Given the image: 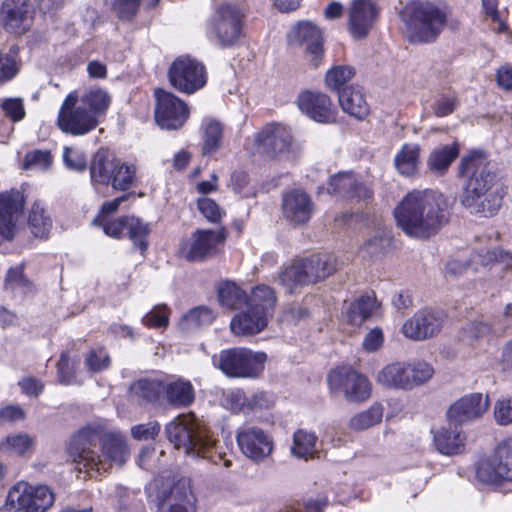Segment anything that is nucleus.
Segmentation results:
<instances>
[{
	"mask_svg": "<svg viewBox=\"0 0 512 512\" xmlns=\"http://www.w3.org/2000/svg\"><path fill=\"white\" fill-rule=\"evenodd\" d=\"M394 216L398 227L407 235L426 239L448 223V200L436 190H414L396 206Z\"/></svg>",
	"mask_w": 512,
	"mask_h": 512,
	"instance_id": "nucleus-1",
	"label": "nucleus"
},
{
	"mask_svg": "<svg viewBox=\"0 0 512 512\" xmlns=\"http://www.w3.org/2000/svg\"><path fill=\"white\" fill-rule=\"evenodd\" d=\"M459 173L468 178L461 195V204L471 213L490 217L501 207V184L477 154L463 158Z\"/></svg>",
	"mask_w": 512,
	"mask_h": 512,
	"instance_id": "nucleus-2",
	"label": "nucleus"
},
{
	"mask_svg": "<svg viewBox=\"0 0 512 512\" xmlns=\"http://www.w3.org/2000/svg\"><path fill=\"white\" fill-rule=\"evenodd\" d=\"M95 437L94 431L83 429L73 437L70 445V454L77 469H85L89 477L101 475L113 466L121 467L129 456L126 439L121 433L110 432L102 437L101 454L90 447Z\"/></svg>",
	"mask_w": 512,
	"mask_h": 512,
	"instance_id": "nucleus-3",
	"label": "nucleus"
},
{
	"mask_svg": "<svg viewBox=\"0 0 512 512\" xmlns=\"http://www.w3.org/2000/svg\"><path fill=\"white\" fill-rule=\"evenodd\" d=\"M166 434L169 442L185 454L206 458L217 464L222 459L221 454H214L215 440L206 435L199 427L196 418L192 414H184L176 417L166 426Z\"/></svg>",
	"mask_w": 512,
	"mask_h": 512,
	"instance_id": "nucleus-4",
	"label": "nucleus"
},
{
	"mask_svg": "<svg viewBox=\"0 0 512 512\" xmlns=\"http://www.w3.org/2000/svg\"><path fill=\"white\" fill-rule=\"evenodd\" d=\"M157 506L156 512H196V497L189 479L170 475L155 477L146 488Z\"/></svg>",
	"mask_w": 512,
	"mask_h": 512,
	"instance_id": "nucleus-5",
	"label": "nucleus"
},
{
	"mask_svg": "<svg viewBox=\"0 0 512 512\" xmlns=\"http://www.w3.org/2000/svg\"><path fill=\"white\" fill-rule=\"evenodd\" d=\"M406 34L412 43L434 41L443 30L447 17L444 11L432 3L412 2L401 14Z\"/></svg>",
	"mask_w": 512,
	"mask_h": 512,
	"instance_id": "nucleus-6",
	"label": "nucleus"
},
{
	"mask_svg": "<svg viewBox=\"0 0 512 512\" xmlns=\"http://www.w3.org/2000/svg\"><path fill=\"white\" fill-rule=\"evenodd\" d=\"M337 270V261L332 254H316L306 259L295 260L280 274V283L292 292L298 286L317 283Z\"/></svg>",
	"mask_w": 512,
	"mask_h": 512,
	"instance_id": "nucleus-7",
	"label": "nucleus"
},
{
	"mask_svg": "<svg viewBox=\"0 0 512 512\" xmlns=\"http://www.w3.org/2000/svg\"><path fill=\"white\" fill-rule=\"evenodd\" d=\"M266 360L264 352L242 347L225 349L212 357L214 367L229 378H258L264 371Z\"/></svg>",
	"mask_w": 512,
	"mask_h": 512,
	"instance_id": "nucleus-8",
	"label": "nucleus"
},
{
	"mask_svg": "<svg viewBox=\"0 0 512 512\" xmlns=\"http://www.w3.org/2000/svg\"><path fill=\"white\" fill-rule=\"evenodd\" d=\"M55 502V494L47 485L19 481L8 491L1 512H47Z\"/></svg>",
	"mask_w": 512,
	"mask_h": 512,
	"instance_id": "nucleus-9",
	"label": "nucleus"
},
{
	"mask_svg": "<svg viewBox=\"0 0 512 512\" xmlns=\"http://www.w3.org/2000/svg\"><path fill=\"white\" fill-rule=\"evenodd\" d=\"M434 369L426 362H391L385 365L376 376L378 384L395 390H411L429 381Z\"/></svg>",
	"mask_w": 512,
	"mask_h": 512,
	"instance_id": "nucleus-10",
	"label": "nucleus"
},
{
	"mask_svg": "<svg viewBox=\"0 0 512 512\" xmlns=\"http://www.w3.org/2000/svg\"><path fill=\"white\" fill-rule=\"evenodd\" d=\"M244 13L232 3L218 5L208 20V35L222 47L232 46L242 35Z\"/></svg>",
	"mask_w": 512,
	"mask_h": 512,
	"instance_id": "nucleus-11",
	"label": "nucleus"
},
{
	"mask_svg": "<svg viewBox=\"0 0 512 512\" xmlns=\"http://www.w3.org/2000/svg\"><path fill=\"white\" fill-rule=\"evenodd\" d=\"M98 124L99 119L79 104L76 92L67 95L57 116V126L62 132L83 136L94 130Z\"/></svg>",
	"mask_w": 512,
	"mask_h": 512,
	"instance_id": "nucleus-12",
	"label": "nucleus"
},
{
	"mask_svg": "<svg viewBox=\"0 0 512 512\" xmlns=\"http://www.w3.org/2000/svg\"><path fill=\"white\" fill-rule=\"evenodd\" d=\"M328 383L333 393H343L348 401H365L371 395L368 378L351 367L342 366L332 370L328 375Z\"/></svg>",
	"mask_w": 512,
	"mask_h": 512,
	"instance_id": "nucleus-13",
	"label": "nucleus"
},
{
	"mask_svg": "<svg viewBox=\"0 0 512 512\" xmlns=\"http://www.w3.org/2000/svg\"><path fill=\"white\" fill-rule=\"evenodd\" d=\"M476 473L485 483L512 482V439L499 443L489 457L480 460Z\"/></svg>",
	"mask_w": 512,
	"mask_h": 512,
	"instance_id": "nucleus-14",
	"label": "nucleus"
},
{
	"mask_svg": "<svg viewBox=\"0 0 512 512\" xmlns=\"http://www.w3.org/2000/svg\"><path fill=\"white\" fill-rule=\"evenodd\" d=\"M168 76L171 85L186 94L201 89L207 80L204 65L190 57L177 58L170 66Z\"/></svg>",
	"mask_w": 512,
	"mask_h": 512,
	"instance_id": "nucleus-15",
	"label": "nucleus"
},
{
	"mask_svg": "<svg viewBox=\"0 0 512 512\" xmlns=\"http://www.w3.org/2000/svg\"><path fill=\"white\" fill-rule=\"evenodd\" d=\"M155 121L162 128L177 130L189 117L187 104L174 94L163 89H155Z\"/></svg>",
	"mask_w": 512,
	"mask_h": 512,
	"instance_id": "nucleus-16",
	"label": "nucleus"
},
{
	"mask_svg": "<svg viewBox=\"0 0 512 512\" xmlns=\"http://www.w3.org/2000/svg\"><path fill=\"white\" fill-rule=\"evenodd\" d=\"M290 43L304 48L305 58L313 68L323 61V36L321 30L310 21L299 22L288 34Z\"/></svg>",
	"mask_w": 512,
	"mask_h": 512,
	"instance_id": "nucleus-17",
	"label": "nucleus"
},
{
	"mask_svg": "<svg viewBox=\"0 0 512 512\" xmlns=\"http://www.w3.org/2000/svg\"><path fill=\"white\" fill-rule=\"evenodd\" d=\"M444 314L440 310L424 308L417 311L402 325L403 335L414 341H423L437 335L444 324Z\"/></svg>",
	"mask_w": 512,
	"mask_h": 512,
	"instance_id": "nucleus-18",
	"label": "nucleus"
},
{
	"mask_svg": "<svg viewBox=\"0 0 512 512\" xmlns=\"http://www.w3.org/2000/svg\"><path fill=\"white\" fill-rule=\"evenodd\" d=\"M379 11L372 0H352L347 9V27L352 38H366L378 20Z\"/></svg>",
	"mask_w": 512,
	"mask_h": 512,
	"instance_id": "nucleus-19",
	"label": "nucleus"
},
{
	"mask_svg": "<svg viewBox=\"0 0 512 512\" xmlns=\"http://www.w3.org/2000/svg\"><path fill=\"white\" fill-rule=\"evenodd\" d=\"M255 146L258 153L272 159L279 158L291 149V131L279 124L267 125L256 134Z\"/></svg>",
	"mask_w": 512,
	"mask_h": 512,
	"instance_id": "nucleus-20",
	"label": "nucleus"
},
{
	"mask_svg": "<svg viewBox=\"0 0 512 512\" xmlns=\"http://www.w3.org/2000/svg\"><path fill=\"white\" fill-rule=\"evenodd\" d=\"M226 239L224 229L197 230L192 234L191 242L181 247L182 256L188 261H201L217 253L218 247Z\"/></svg>",
	"mask_w": 512,
	"mask_h": 512,
	"instance_id": "nucleus-21",
	"label": "nucleus"
},
{
	"mask_svg": "<svg viewBox=\"0 0 512 512\" xmlns=\"http://www.w3.org/2000/svg\"><path fill=\"white\" fill-rule=\"evenodd\" d=\"M241 452L253 461H261L273 451L272 438L262 429L255 426L241 428L236 436Z\"/></svg>",
	"mask_w": 512,
	"mask_h": 512,
	"instance_id": "nucleus-22",
	"label": "nucleus"
},
{
	"mask_svg": "<svg viewBox=\"0 0 512 512\" xmlns=\"http://www.w3.org/2000/svg\"><path fill=\"white\" fill-rule=\"evenodd\" d=\"M488 407L489 400L487 396L481 393H473L454 402L450 406L447 416L451 424H463L481 417Z\"/></svg>",
	"mask_w": 512,
	"mask_h": 512,
	"instance_id": "nucleus-23",
	"label": "nucleus"
},
{
	"mask_svg": "<svg viewBox=\"0 0 512 512\" xmlns=\"http://www.w3.org/2000/svg\"><path fill=\"white\" fill-rule=\"evenodd\" d=\"M24 208V198L18 191L0 193V238L11 240L16 223Z\"/></svg>",
	"mask_w": 512,
	"mask_h": 512,
	"instance_id": "nucleus-24",
	"label": "nucleus"
},
{
	"mask_svg": "<svg viewBox=\"0 0 512 512\" xmlns=\"http://www.w3.org/2000/svg\"><path fill=\"white\" fill-rule=\"evenodd\" d=\"M297 105L303 113L317 122L330 123L335 120L331 100L322 92H302L298 96Z\"/></svg>",
	"mask_w": 512,
	"mask_h": 512,
	"instance_id": "nucleus-25",
	"label": "nucleus"
},
{
	"mask_svg": "<svg viewBox=\"0 0 512 512\" xmlns=\"http://www.w3.org/2000/svg\"><path fill=\"white\" fill-rule=\"evenodd\" d=\"M282 209L289 221L305 224L314 212V204L306 192L295 189L284 195Z\"/></svg>",
	"mask_w": 512,
	"mask_h": 512,
	"instance_id": "nucleus-26",
	"label": "nucleus"
},
{
	"mask_svg": "<svg viewBox=\"0 0 512 512\" xmlns=\"http://www.w3.org/2000/svg\"><path fill=\"white\" fill-rule=\"evenodd\" d=\"M328 192L339 194L347 200H368L372 191L352 173H339L331 177Z\"/></svg>",
	"mask_w": 512,
	"mask_h": 512,
	"instance_id": "nucleus-27",
	"label": "nucleus"
},
{
	"mask_svg": "<svg viewBox=\"0 0 512 512\" xmlns=\"http://www.w3.org/2000/svg\"><path fill=\"white\" fill-rule=\"evenodd\" d=\"M269 319V317L247 307L246 311L236 314L231 319L230 329L236 336L256 335L267 327Z\"/></svg>",
	"mask_w": 512,
	"mask_h": 512,
	"instance_id": "nucleus-28",
	"label": "nucleus"
},
{
	"mask_svg": "<svg viewBox=\"0 0 512 512\" xmlns=\"http://www.w3.org/2000/svg\"><path fill=\"white\" fill-rule=\"evenodd\" d=\"M163 400L174 408H186L195 400V389L189 380L183 378L163 382Z\"/></svg>",
	"mask_w": 512,
	"mask_h": 512,
	"instance_id": "nucleus-29",
	"label": "nucleus"
},
{
	"mask_svg": "<svg viewBox=\"0 0 512 512\" xmlns=\"http://www.w3.org/2000/svg\"><path fill=\"white\" fill-rule=\"evenodd\" d=\"M493 264L502 265L503 269H512V254L504 252L496 247L479 245L475 248L470 265L477 271L480 266L488 267Z\"/></svg>",
	"mask_w": 512,
	"mask_h": 512,
	"instance_id": "nucleus-30",
	"label": "nucleus"
},
{
	"mask_svg": "<svg viewBox=\"0 0 512 512\" xmlns=\"http://www.w3.org/2000/svg\"><path fill=\"white\" fill-rule=\"evenodd\" d=\"M118 159L112 156L107 150H99L93 157L90 174L93 182L100 184H111L114 169L117 168Z\"/></svg>",
	"mask_w": 512,
	"mask_h": 512,
	"instance_id": "nucleus-31",
	"label": "nucleus"
},
{
	"mask_svg": "<svg viewBox=\"0 0 512 512\" xmlns=\"http://www.w3.org/2000/svg\"><path fill=\"white\" fill-rule=\"evenodd\" d=\"M5 14V27L8 31L15 34H22L29 29L32 24V14L27 4L11 7L9 1L3 5Z\"/></svg>",
	"mask_w": 512,
	"mask_h": 512,
	"instance_id": "nucleus-32",
	"label": "nucleus"
},
{
	"mask_svg": "<svg viewBox=\"0 0 512 512\" xmlns=\"http://www.w3.org/2000/svg\"><path fill=\"white\" fill-rule=\"evenodd\" d=\"M339 104L345 113L359 120L364 119L369 113L365 96L359 89H343L339 94Z\"/></svg>",
	"mask_w": 512,
	"mask_h": 512,
	"instance_id": "nucleus-33",
	"label": "nucleus"
},
{
	"mask_svg": "<svg viewBox=\"0 0 512 512\" xmlns=\"http://www.w3.org/2000/svg\"><path fill=\"white\" fill-rule=\"evenodd\" d=\"M380 314V304L374 296H363L352 303L347 311V320L354 326H361L365 320Z\"/></svg>",
	"mask_w": 512,
	"mask_h": 512,
	"instance_id": "nucleus-34",
	"label": "nucleus"
},
{
	"mask_svg": "<svg viewBox=\"0 0 512 512\" xmlns=\"http://www.w3.org/2000/svg\"><path fill=\"white\" fill-rule=\"evenodd\" d=\"M276 302V293L271 287L267 285H258L252 289L251 294L248 296L247 307L271 318Z\"/></svg>",
	"mask_w": 512,
	"mask_h": 512,
	"instance_id": "nucleus-35",
	"label": "nucleus"
},
{
	"mask_svg": "<svg viewBox=\"0 0 512 512\" xmlns=\"http://www.w3.org/2000/svg\"><path fill=\"white\" fill-rule=\"evenodd\" d=\"M420 146L416 143H406L394 157L396 170L404 176H413L419 165Z\"/></svg>",
	"mask_w": 512,
	"mask_h": 512,
	"instance_id": "nucleus-36",
	"label": "nucleus"
},
{
	"mask_svg": "<svg viewBox=\"0 0 512 512\" xmlns=\"http://www.w3.org/2000/svg\"><path fill=\"white\" fill-rule=\"evenodd\" d=\"M459 154L458 143L454 142L449 145L436 147L430 153L427 165L429 169L436 174L442 175L450 167L451 163Z\"/></svg>",
	"mask_w": 512,
	"mask_h": 512,
	"instance_id": "nucleus-37",
	"label": "nucleus"
},
{
	"mask_svg": "<svg viewBox=\"0 0 512 512\" xmlns=\"http://www.w3.org/2000/svg\"><path fill=\"white\" fill-rule=\"evenodd\" d=\"M214 320L213 311L206 306H199L184 314L178 323L179 329L185 333H193Z\"/></svg>",
	"mask_w": 512,
	"mask_h": 512,
	"instance_id": "nucleus-38",
	"label": "nucleus"
},
{
	"mask_svg": "<svg viewBox=\"0 0 512 512\" xmlns=\"http://www.w3.org/2000/svg\"><path fill=\"white\" fill-rule=\"evenodd\" d=\"M28 225L35 237L46 238L53 226L50 213L41 202H35L31 206L28 215Z\"/></svg>",
	"mask_w": 512,
	"mask_h": 512,
	"instance_id": "nucleus-39",
	"label": "nucleus"
},
{
	"mask_svg": "<svg viewBox=\"0 0 512 512\" xmlns=\"http://www.w3.org/2000/svg\"><path fill=\"white\" fill-rule=\"evenodd\" d=\"M130 393L139 403L156 402L163 398V382L140 379L131 385Z\"/></svg>",
	"mask_w": 512,
	"mask_h": 512,
	"instance_id": "nucleus-40",
	"label": "nucleus"
},
{
	"mask_svg": "<svg viewBox=\"0 0 512 512\" xmlns=\"http://www.w3.org/2000/svg\"><path fill=\"white\" fill-rule=\"evenodd\" d=\"M434 444L443 455H455L464 450V436L457 430L441 429L434 434Z\"/></svg>",
	"mask_w": 512,
	"mask_h": 512,
	"instance_id": "nucleus-41",
	"label": "nucleus"
},
{
	"mask_svg": "<svg viewBox=\"0 0 512 512\" xmlns=\"http://www.w3.org/2000/svg\"><path fill=\"white\" fill-rule=\"evenodd\" d=\"M78 102L99 119V116L105 113L110 106L111 98L105 90L97 88L86 92L81 98H78Z\"/></svg>",
	"mask_w": 512,
	"mask_h": 512,
	"instance_id": "nucleus-42",
	"label": "nucleus"
},
{
	"mask_svg": "<svg viewBox=\"0 0 512 512\" xmlns=\"http://www.w3.org/2000/svg\"><path fill=\"white\" fill-rule=\"evenodd\" d=\"M219 302L223 307L235 310L243 305L247 307L248 295L233 282L222 283L218 288Z\"/></svg>",
	"mask_w": 512,
	"mask_h": 512,
	"instance_id": "nucleus-43",
	"label": "nucleus"
},
{
	"mask_svg": "<svg viewBox=\"0 0 512 512\" xmlns=\"http://www.w3.org/2000/svg\"><path fill=\"white\" fill-rule=\"evenodd\" d=\"M33 445L34 439L27 433L10 434L0 441V452L24 456L32 450Z\"/></svg>",
	"mask_w": 512,
	"mask_h": 512,
	"instance_id": "nucleus-44",
	"label": "nucleus"
},
{
	"mask_svg": "<svg viewBox=\"0 0 512 512\" xmlns=\"http://www.w3.org/2000/svg\"><path fill=\"white\" fill-rule=\"evenodd\" d=\"M150 228L147 223L134 216H125V235L133 242L134 246L144 252L147 248V237Z\"/></svg>",
	"mask_w": 512,
	"mask_h": 512,
	"instance_id": "nucleus-45",
	"label": "nucleus"
},
{
	"mask_svg": "<svg viewBox=\"0 0 512 512\" xmlns=\"http://www.w3.org/2000/svg\"><path fill=\"white\" fill-rule=\"evenodd\" d=\"M317 437L314 433L300 429L294 433L291 453L297 458L307 459L316 452Z\"/></svg>",
	"mask_w": 512,
	"mask_h": 512,
	"instance_id": "nucleus-46",
	"label": "nucleus"
},
{
	"mask_svg": "<svg viewBox=\"0 0 512 512\" xmlns=\"http://www.w3.org/2000/svg\"><path fill=\"white\" fill-rule=\"evenodd\" d=\"M382 417L383 407L375 403L369 409L354 415L349 421V426L356 431L366 430L379 424Z\"/></svg>",
	"mask_w": 512,
	"mask_h": 512,
	"instance_id": "nucleus-47",
	"label": "nucleus"
},
{
	"mask_svg": "<svg viewBox=\"0 0 512 512\" xmlns=\"http://www.w3.org/2000/svg\"><path fill=\"white\" fill-rule=\"evenodd\" d=\"M204 138H203V153L211 154L215 152L221 144L223 127L220 122L214 119H207L203 123Z\"/></svg>",
	"mask_w": 512,
	"mask_h": 512,
	"instance_id": "nucleus-48",
	"label": "nucleus"
},
{
	"mask_svg": "<svg viewBox=\"0 0 512 512\" xmlns=\"http://www.w3.org/2000/svg\"><path fill=\"white\" fill-rule=\"evenodd\" d=\"M5 289L20 294H26L31 291V283L24 276L22 265L8 270L5 279Z\"/></svg>",
	"mask_w": 512,
	"mask_h": 512,
	"instance_id": "nucleus-49",
	"label": "nucleus"
},
{
	"mask_svg": "<svg viewBox=\"0 0 512 512\" xmlns=\"http://www.w3.org/2000/svg\"><path fill=\"white\" fill-rule=\"evenodd\" d=\"M221 403L234 413H247V394L243 389L231 388L223 391Z\"/></svg>",
	"mask_w": 512,
	"mask_h": 512,
	"instance_id": "nucleus-50",
	"label": "nucleus"
},
{
	"mask_svg": "<svg viewBox=\"0 0 512 512\" xmlns=\"http://www.w3.org/2000/svg\"><path fill=\"white\" fill-rule=\"evenodd\" d=\"M490 326L483 322H471L466 324L458 334L459 340L466 345H473L478 340L490 333Z\"/></svg>",
	"mask_w": 512,
	"mask_h": 512,
	"instance_id": "nucleus-51",
	"label": "nucleus"
},
{
	"mask_svg": "<svg viewBox=\"0 0 512 512\" xmlns=\"http://www.w3.org/2000/svg\"><path fill=\"white\" fill-rule=\"evenodd\" d=\"M135 168L118 159L117 168L114 169L112 187L117 190H127L133 183Z\"/></svg>",
	"mask_w": 512,
	"mask_h": 512,
	"instance_id": "nucleus-52",
	"label": "nucleus"
},
{
	"mask_svg": "<svg viewBox=\"0 0 512 512\" xmlns=\"http://www.w3.org/2000/svg\"><path fill=\"white\" fill-rule=\"evenodd\" d=\"M354 76V69L347 65H339L329 69L325 76L326 85L332 90H338Z\"/></svg>",
	"mask_w": 512,
	"mask_h": 512,
	"instance_id": "nucleus-53",
	"label": "nucleus"
},
{
	"mask_svg": "<svg viewBox=\"0 0 512 512\" xmlns=\"http://www.w3.org/2000/svg\"><path fill=\"white\" fill-rule=\"evenodd\" d=\"M170 310L166 305H156L142 318V323L150 328H167Z\"/></svg>",
	"mask_w": 512,
	"mask_h": 512,
	"instance_id": "nucleus-54",
	"label": "nucleus"
},
{
	"mask_svg": "<svg viewBox=\"0 0 512 512\" xmlns=\"http://www.w3.org/2000/svg\"><path fill=\"white\" fill-rule=\"evenodd\" d=\"M52 156L48 150H33L25 155L23 168L45 170L50 167Z\"/></svg>",
	"mask_w": 512,
	"mask_h": 512,
	"instance_id": "nucleus-55",
	"label": "nucleus"
},
{
	"mask_svg": "<svg viewBox=\"0 0 512 512\" xmlns=\"http://www.w3.org/2000/svg\"><path fill=\"white\" fill-rule=\"evenodd\" d=\"M141 0H113L112 11L121 21H131L136 17Z\"/></svg>",
	"mask_w": 512,
	"mask_h": 512,
	"instance_id": "nucleus-56",
	"label": "nucleus"
},
{
	"mask_svg": "<svg viewBox=\"0 0 512 512\" xmlns=\"http://www.w3.org/2000/svg\"><path fill=\"white\" fill-rule=\"evenodd\" d=\"M109 354L103 349H92L89 351L85 364L91 372H101L110 366Z\"/></svg>",
	"mask_w": 512,
	"mask_h": 512,
	"instance_id": "nucleus-57",
	"label": "nucleus"
},
{
	"mask_svg": "<svg viewBox=\"0 0 512 512\" xmlns=\"http://www.w3.org/2000/svg\"><path fill=\"white\" fill-rule=\"evenodd\" d=\"M1 108L4 114L13 122H18L25 116V109L21 98H7L2 102Z\"/></svg>",
	"mask_w": 512,
	"mask_h": 512,
	"instance_id": "nucleus-58",
	"label": "nucleus"
},
{
	"mask_svg": "<svg viewBox=\"0 0 512 512\" xmlns=\"http://www.w3.org/2000/svg\"><path fill=\"white\" fill-rule=\"evenodd\" d=\"M63 160L66 167L71 170L83 171L86 168V156L78 149L66 147Z\"/></svg>",
	"mask_w": 512,
	"mask_h": 512,
	"instance_id": "nucleus-59",
	"label": "nucleus"
},
{
	"mask_svg": "<svg viewBox=\"0 0 512 512\" xmlns=\"http://www.w3.org/2000/svg\"><path fill=\"white\" fill-rule=\"evenodd\" d=\"M384 334L381 328L375 327L369 330L362 342V348L368 353H374L380 350L384 344Z\"/></svg>",
	"mask_w": 512,
	"mask_h": 512,
	"instance_id": "nucleus-60",
	"label": "nucleus"
},
{
	"mask_svg": "<svg viewBox=\"0 0 512 512\" xmlns=\"http://www.w3.org/2000/svg\"><path fill=\"white\" fill-rule=\"evenodd\" d=\"M197 205L201 214L211 222L219 221L223 215V211L219 205L210 198H200Z\"/></svg>",
	"mask_w": 512,
	"mask_h": 512,
	"instance_id": "nucleus-61",
	"label": "nucleus"
},
{
	"mask_svg": "<svg viewBox=\"0 0 512 512\" xmlns=\"http://www.w3.org/2000/svg\"><path fill=\"white\" fill-rule=\"evenodd\" d=\"M58 368V378L63 384H74L76 383L74 367L70 363L69 354L67 352H63L60 355V359L57 364Z\"/></svg>",
	"mask_w": 512,
	"mask_h": 512,
	"instance_id": "nucleus-62",
	"label": "nucleus"
},
{
	"mask_svg": "<svg viewBox=\"0 0 512 512\" xmlns=\"http://www.w3.org/2000/svg\"><path fill=\"white\" fill-rule=\"evenodd\" d=\"M457 106V99L455 96L446 95L436 99L432 105V110L435 116L445 117L452 114Z\"/></svg>",
	"mask_w": 512,
	"mask_h": 512,
	"instance_id": "nucleus-63",
	"label": "nucleus"
},
{
	"mask_svg": "<svg viewBox=\"0 0 512 512\" xmlns=\"http://www.w3.org/2000/svg\"><path fill=\"white\" fill-rule=\"evenodd\" d=\"M494 417L499 425L512 423V405L508 399L498 400L494 406Z\"/></svg>",
	"mask_w": 512,
	"mask_h": 512,
	"instance_id": "nucleus-64",
	"label": "nucleus"
}]
</instances>
